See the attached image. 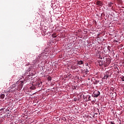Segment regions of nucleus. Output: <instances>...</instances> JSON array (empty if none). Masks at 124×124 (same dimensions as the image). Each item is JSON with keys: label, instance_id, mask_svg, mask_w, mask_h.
<instances>
[{"label": "nucleus", "instance_id": "obj_8", "mask_svg": "<svg viewBox=\"0 0 124 124\" xmlns=\"http://www.w3.org/2000/svg\"><path fill=\"white\" fill-rule=\"evenodd\" d=\"M104 63V62H103L99 61V64L100 66H102V65H103Z\"/></svg>", "mask_w": 124, "mask_h": 124}, {"label": "nucleus", "instance_id": "obj_11", "mask_svg": "<svg viewBox=\"0 0 124 124\" xmlns=\"http://www.w3.org/2000/svg\"><path fill=\"white\" fill-rule=\"evenodd\" d=\"M52 37H53V38H56V37H57V36H56V34L55 33H53L52 34Z\"/></svg>", "mask_w": 124, "mask_h": 124}, {"label": "nucleus", "instance_id": "obj_19", "mask_svg": "<svg viewBox=\"0 0 124 124\" xmlns=\"http://www.w3.org/2000/svg\"><path fill=\"white\" fill-rule=\"evenodd\" d=\"M109 124H115V123H114L113 122H109Z\"/></svg>", "mask_w": 124, "mask_h": 124}, {"label": "nucleus", "instance_id": "obj_16", "mask_svg": "<svg viewBox=\"0 0 124 124\" xmlns=\"http://www.w3.org/2000/svg\"><path fill=\"white\" fill-rule=\"evenodd\" d=\"M16 85V84H13V85H12L13 88H15V87H16V86H17Z\"/></svg>", "mask_w": 124, "mask_h": 124}, {"label": "nucleus", "instance_id": "obj_15", "mask_svg": "<svg viewBox=\"0 0 124 124\" xmlns=\"http://www.w3.org/2000/svg\"><path fill=\"white\" fill-rule=\"evenodd\" d=\"M27 26L29 27H31V22L28 23Z\"/></svg>", "mask_w": 124, "mask_h": 124}, {"label": "nucleus", "instance_id": "obj_5", "mask_svg": "<svg viewBox=\"0 0 124 124\" xmlns=\"http://www.w3.org/2000/svg\"><path fill=\"white\" fill-rule=\"evenodd\" d=\"M86 98H87L86 102L90 101L92 100V97H91V95H86Z\"/></svg>", "mask_w": 124, "mask_h": 124}, {"label": "nucleus", "instance_id": "obj_13", "mask_svg": "<svg viewBox=\"0 0 124 124\" xmlns=\"http://www.w3.org/2000/svg\"><path fill=\"white\" fill-rule=\"evenodd\" d=\"M121 78L122 79V81H124V76H122L121 77Z\"/></svg>", "mask_w": 124, "mask_h": 124}, {"label": "nucleus", "instance_id": "obj_7", "mask_svg": "<svg viewBox=\"0 0 124 124\" xmlns=\"http://www.w3.org/2000/svg\"><path fill=\"white\" fill-rule=\"evenodd\" d=\"M77 63H78V64L81 65V64H83V63H84V62H83L82 61H78Z\"/></svg>", "mask_w": 124, "mask_h": 124}, {"label": "nucleus", "instance_id": "obj_6", "mask_svg": "<svg viewBox=\"0 0 124 124\" xmlns=\"http://www.w3.org/2000/svg\"><path fill=\"white\" fill-rule=\"evenodd\" d=\"M113 3L110 2L108 4L109 7H111V9H112V10H113Z\"/></svg>", "mask_w": 124, "mask_h": 124}, {"label": "nucleus", "instance_id": "obj_14", "mask_svg": "<svg viewBox=\"0 0 124 124\" xmlns=\"http://www.w3.org/2000/svg\"><path fill=\"white\" fill-rule=\"evenodd\" d=\"M31 90H35V87L32 86L30 87Z\"/></svg>", "mask_w": 124, "mask_h": 124}, {"label": "nucleus", "instance_id": "obj_21", "mask_svg": "<svg viewBox=\"0 0 124 124\" xmlns=\"http://www.w3.org/2000/svg\"><path fill=\"white\" fill-rule=\"evenodd\" d=\"M44 36H45V35H44Z\"/></svg>", "mask_w": 124, "mask_h": 124}, {"label": "nucleus", "instance_id": "obj_18", "mask_svg": "<svg viewBox=\"0 0 124 124\" xmlns=\"http://www.w3.org/2000/svg\"><path fill=\"white\" fill-rule=\"evenodd\" d=\"M88 72H89V70H88V69H87L86 71H85V73L87 74H88Z\"/></svg>", "mask_w": 124, "mask_h": 124}, {"label": "nucleus", "instance_id": "obj_9", "mask_svg": "<svg viewBox=\"0 0 124 124\" xmlns=\"http://www.w3.org/2000/svg\"><path fill=\"white\" fill-rule=\"evenodd\" d=\"M5 96V95H4V94H2L1 95H0V98L2 99H3V98H4V97Z\"/></svg>", "mask_w": 124, "mask_h": 124}, {"label": "nucleus", "instance_id": "obj_20", "mask_svg": "<svg viewBox=\"0 0 124 124\" xmlns=\"http://www.w3.org/2000/svg\"><path fill=\"white\" fill-rule=\"evenodd\" d=\"M44 33H46V31H43Z\"/></svg>", "mask_w": 124, "mask_h": 124}, {"label": "nucleus", "instance_id": "obj_17", "mask_svg": "<svg viewBox=\"0 0 124 124\" xmlns=\"http://www.w3.org/2000/svg\"><path fill=\"white\" fill-rule=\"evenodd\" d=\"M10 93H14V92H15V90H10Z\"/></svg>", "mask_w": 124, "mask_h": 124}, {"label": "nucleus", "instance_id": "obj_10", "mask_svg": "<svg viewBox=\"0 0 124 124\" xmlns=\"http://www.w3.org/2000/svg\"><path fill=\"white\" fill-rule=\"evenodd\" d=\"M83 98H84V100H85L87 102V96L83 95Z\"/></svg>", "mask_w": 124, "mask_h": 124}, {"label": "nucleus", "instance_id": "obj_1", "mask_svg": "<svg viewBox=\"0 0 124 124\" xmlns=\"http://www.w3.org/2000/svg\"><path fill=\"white\" fill-rule=\"evenodd\" d=\"M99 95H100V92L98 91H94L92 94L93 97H98Z\"/></svg>", "mask_w": 124, "mask_h": 124}, {"label": "nucleus", "instance_id": "obj_3", "mask_svg": "<svg viewBox=\"0 0 124 124\" xmlns=\"http://www.w3.org/2000/svg\"><path fill=\"white\" fill-rule=\"evenodd\" d=\"M104 77L103 78V80H107L108 78H109V72H107L105 74H104Z\"/></svg>", "mask_w": 124, "mask_h": 124}, {"label": "nucleus", "instance_id": "obj_4", "mask_svg": "<svg viewBox=\"0 0 124 124\" xmlns=\"http://www.w3.org/2000/svg\"><path fill=\"white\" fill-rule=\"evenodd\" d=\"M96 5H98V6H100L101 7V6H102V2H101V1L99 0L97 1Z\"/></svg>", "mask_w": 124, "mask_h": 124}, {"label": "nucleus", "instance_id": "obj_12", "mask_svg": "<svg viewBox=\"0 0 124 124\" xmlns=\"http://www.w3.org/2000/svg\"><path fill=\"white\" fill-rule=\"evenodd\" d=\"M47 80L48 81H51V80H52V78L50 77H48L47 78Z\"/></svg>", "mask_w": 124, "mask_h": 124}, {"label": "nucleus", "instance_id": "obj_2", "mask_svg": "<svg viewBox=\"0 0 124 124\" xmlns=\"http://www.w3.org/2000/svg\"><path fill=\"white\" fill-rule=\"evenodd\" d=\"M18 84H19V86L18 87H20L21 88V89H22L23 86H24V81L21 80L19 81H17L16 82V85H18Z\"/></svg>", "mask_w": 124, "mask_h": 124}]
</instances>
